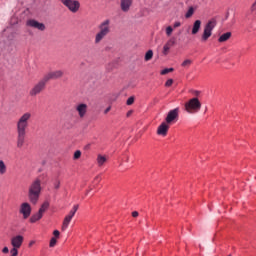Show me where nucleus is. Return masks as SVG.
Returning <instances> with one entry per match:
<instances>
[{
    "mask_svg": "<svg viewBox=\"0 0 256 256\" xmlns=\"http://www.w3.org/2000/svg\"><path fill=\"white\" fill-rule=\"evenodd\" d=\"M71 219H73V216H71L70 214H68L63 221L62 224V231H66V229L69 227V223H71Z\"/></svg>",
    "mask_w": 256,
    "mask_h": 256,
    "instance_id": "19",
    "label": "nucleus"
},
{
    "mask_svg": "<svg viewBox=\"0 0 256 256\" xmlns=\"http://www.w3.org/2000/svg\"><path fill=\"white\" fill-rule=\"evenodd\" d=\"M31 112H25L16 123L17 131V147L21 149L25 145V137L27 135V127H29V121H31Z\"/></svg>",
    "mask_w": 256,
    "mask_h": 256,
    "instance_id": "1",
    "label": "nucleus"
},
{
    "mask_svg": "<svg viewBox=\"0 0 256 256\" xmlns=\"http://www.w3.org/2000/svg\"><path fill=\"white\" fill-rule=\"evenodd\" d=\"M135 103V97H129L126 101V105H133Z\"/></svg>",
    "mask_w": 256,
    "mask_h": 256,
    "instance_id": "32",
    "label": "nucleus"
},
{
    "mask_svg": "<svg viewBox=\"0 0 256 256\" xmlns=\"http://www.w3.org/2000/svg\"><path fill=\"white\" fill-rule=\"evenodd\" d=\"M7 173V165L3 160H0V175H5Z\"/></svg>",
    "mask_w": 256,
    "mask_h": 256,
    "instance_id": "23",
    "label": "nucleus"
},
{
    "mask_svg": "<svg viewBox=\"0 0 256 256\" xmlns=\"http://www.w3.org/2000/svg\"><path fill=\"white\" fill-rule=\"evenodd\" d=\"M179 107L174 108L172 110H170L165 118V121L168 125H171V123H175V121H177V119H179Z\"/></svg>",
    "mask_w": 256,
    "mask_h": 256,
    "instance_id": "8",
    "label": "nucleus"
},
{
    "mask_svg": "<svg viewBox=\"0 0 256 256\" xmlns=\"http://www.w3.org/2000/svg\"><path fill=\"white\" fill-rule=\"evenodd\" d=\"M111 20L107 19L104 20L99 26V32L96 34L95 36V43L96 45L101 43V41H103V39H105V37H107V35H109V33H111Z\"/></svg>",
    "mask_w": 256,
    "mask_h": 256,
    "instance_id": "3",
    "label": "nucleus"
},
{
    "mask_svg": "<svg viewBox=\"0 0 256 256\" xmlns=\"http://www.w3.org/2000/svg\"><path fill=\"white\" fill-rule=\"evenodd\" d=\"M169 132V124L167 122H162L157 129V135L161 137H167V133Z\"/></svg>",
    "mask_w": 256,
    "mask_h": 256,
    "instance_id": "12",
    "label": "nucleus"
},
{
    "mask_svg": "<svg viewBox=\"0 0 256 256\" xmlns=\"http://www.w3.org/2000/svg\"><path fill=\"white\" fill-rule=\"evenodd\" d=\"M126 115L127 117H131V115H133V110H129Z\"/></svg>",
    "mask_w": 256,
    "mask_h": 256,
    "instance_id": "42",
    "label": "nucleus"
},
{
    "mask_svg": "<svg viewBox=\"0 0 256 256\" xmlns=\"http://www.w3.org/2000/svg\"><path fill=\"white\" fill-rule=\"evenodd\" d=\"M80 157H81V150L75 151V153H74V159H80Z\"/></svg>",
    "mask_w": 256,
    "mask_h": 256,
    "instance_id": "33",
    "label": "nucleus"
},
{
    "mask_svg": "<svg viewBox=\"0 0 256 256\" xmlns=\"http://www.w3.org/2000/svg\"><path fill=\"white\" fill-rule=\"evenodd\" d=\"M251 11H252V13H255V11H256V0L251 6Z\"/></svg>",
    "mask_w": 256,
    "mask_h": 256,
    "instance_id": "35",
    "label": "nucleus"
},
{
    "mask_svg": "<svg viewBox=\"0 0 256 256\" xmlns=\"http://www.w3.org/2000/svg\"><path fill=\"white\" fill-rule=\"evenodd\" d=\"M201 29V20H196L194 23H193V27H192V35H197V33H199Z\"/></svg>",
    "mask_w": 256,
    "mask_h": 256,
    "instance_id": "17",
    "label": "nucleus"
},
{
    "mask_svg": "<svg viewBox=\"0 0 256 256\" xmlns=\"http://www.w3.org/2000/svg\"><path fill=\"white\" fill-rule=\"evenodd\" d=\"M78 209H79V205H74L72 210L70 211L69 215L71 217H75V214L77 213Z\"/></svg>",
    "mask_w": 256,
    "mask_h": 256,
    "instance_id": "28",
    "label": "nucleus"
},
{
    "mask_svg": "<svg viewBox=\"0 0 256 256\" xmlns=\"http://www.w3.org/2000/svg\"><path fill=\"white\" fill-rule=\"evenodd\" d=\"M41 195V179L36 178L29 186L28 198L33 205L37 204Z\"/></svg>",
    "mask_w": 256,
    "mask_h": 256,
    "instance_id": "2",
    "label": "nucleus"
},
{
    "mask_svg": "<svg viewBox=\"0 0 256 256\" xmlns=\"http://www.w3.org/2000/svg\"><path fill=\"white\" fill-rule=\"evenodd\" d=\"M20 213L23 215L24 219H28L31 216V204L27 202L22 203Z\"/></svg>",
    "mask_w": 256,
    "mask_h": 256,
    "instance_id": "10",
    "label": "nucleus"
},
{
    "mask_svg": "<svg viewBox=\"0 0 256 256\" xmlns=\"http://www.w3.org/2000/svg\"><path fill=\"white\" fill-rule=\"evenodd\" d=\"M2 253H9V248L8 247H4L2 249Z\"/></svg>",
    "mask_w": 256,
    "mask_h": 256,
    "instance_id": "41",
    "label": "nucleus"
},
{
    "mask_svg": "<svg viewBox=\"0 0 256 256\" xmlns=\"http://www.w3.org/2000/svg\"><path fill=\"white\" fill-rule=\"evenodd\" d=\"M53 235H55L56 237H59L61 233L59 232V230H54Z\"/></svg>",
    "mask_w": 256,
    "mask_h": 256,
    "instance_id": "39",
    "label": "nucleus"
},
{
    "mask_svg": "<svg viewBox=\"0 0 256 256\" xmlns=\"http://www.w3.org/2000/svg\"><path fill=\"white\" fill-rule=\"evenodd\" d=\"M132 217H139V212L137 211L132 212Z\"/></svg>",
    "mask_w": 256,
    "mask_h": 256,
    "instance_id": "40",
    "label": "nucleus"
},
{
    "mask_svg": "<svg viewBox=\"0 0 256 256\" xmlns=\"http://www.w3.org/2000/svg\"><path fill=\"white\" fill-rule=\"evenodd\" d=\"M153 59V50H148L144 56L145 61H151Z\"/></svg>",
    "mask_w": 256,
    "mask_h": 256,
    "instance_id": "26",
    "label": "nucleus"
},
{
    "mask_svg": "<svg viewBox=\"0 0 256 256\" xmlns=\"http://www.w3.org/2000/svg\"><path fill=\"white\" fill-rule=\"evenodd\" d=\"M109 111H111V106L107 107V108L104 110V115H107V113H109Z\"/></svg>",
    "mask_w": 256,
    "mask_h": 256,
    "instance_id": "38",
    "label": "nucleus"
},
{
    "mask_svg": "<svg viewBox=\"0 0 256 256\" xmlns=\"http://www.w3.org/2000/svg\"><path fill=\"white\" fill-rule=\"evenodd\" d=\"M192 64H193V60H191V59H186V60H184V61L182 62L181 67L187 68V67H189V66L192 65Z\"/></svg>",
    "mask_w": 256,
    "mask_h": 256,
    "instance_id": "27",
    "label": "nucleus"
},
{
    "mask_svg": "<svg viewBox=\"0 0 256 256\" xmlns=\"http://www.w3.org/2000/svg\"><path fill=\"white\" fill-rule=\"evenodd\" d=\"M42 218H43V213L38 211L36 214L31 216L30 221L32 223H37V221H40V219Z\"/></svg>",
    "mask_w": 256,
    "mask_h": 256,
    "instance_id": "21",
    "label": "nucleus"
},
{
    "mask_svg": "<svg viewBox=\"0 0 256 256\" xmlns=\"http://www.w3.org/2000/svg\"><path fill=\"white\" fill-rule=\"evenodd\" d=\"M229 39H231V32H226L218 38V41L219 43H225V41H229Z\"/></svg>",
    "mask_w": 256,
    "mask_h": 256,
    "instance_id": "20",
    "label": "nucleus"
},
{
    "mask_svg": "<svg viewBox=\"0 0 256 256\" xmlns=\"http://www.w3.org/2000/svg\"><path fill=\"white\" fill-rule=\"evenodd\" d=\"M185 111H187L190 115H193L194 113H199L201 111V101H199V98L194 97L190 100H188L185 105Z\"/></svg>",
    "mask_w": 256,
    "mask_h": 256,
    "instance_id": "4",
    "label": "nucleus"
},
{
    "mask_svg": "<svg viewBox=\"0 0 256 256\" xmlns=\"http://www.w3.org/2000/svg\"><path fill=\"white\" fill-rule=\"evenodd\" d=\"M126 163H129V156H126Z\"/></svg>",
    "mask_w": 256,
    "mask_h": 256,
    "instance_id": "44",
    "label": "nucleus"
},
{
    "mask_svg": "<svg viewBox=\"0 0 256 256\" xmlns=\"http://www.w3.org/2000/svg\"><path fill=\"white\" fill-rule=\"evenodd\" d=\"M52 185L54 189H59L61 187V180H59V178H53Z\"/></svg>",
    "mask_w": 256,
    "mask_h": 256,
    "instance_id": "24",
    "label": "nucleus"
},
{
    "mask_svg": "<svg viewBox=\"0 0 256 256\" xmlns=\"http://www.w3.org/2000/svg\"><path fill=\"white\" fill-rule=\"evenodd\" d=\"M174 29H177V27H181V22H179V21H176L175 23H174Z\"/></svg>",
    "mask_w": 256,
    "mask_h": 256,
    "instance_id": "36",
    "label": "nucleus"
},
{
    "mask_svg": "<svg viewBox=\"0 0 256 256\" xmlns=\"http://www.w3.org/2000/svg\"><path fill=\"white\" fill-rule=\"evenodd\" d=\"M193 94H194L196 97H199V95H201V92L198 91V90H194V91H193Z\"/></svg>",
    "mask_w": 256,
    "mask_h": 256,
    "instance_id": "37",
    "label": "nucleus"
},
{
    "mask_svg": "<svg viewBox=\"0 0 256 256\" xmlns=\"http://www.w3.org/2000/svg\"><path fill=\"white\" fill-rule=\"evenodd\" d=\"M176 41L175 38L169 39L163 47V55H167L169 50L175 45Z\"/></svg>",
    "mask_w": 256,
    "mask_h": 256,
    "instance_id": "15",
    "label": "nucleus"
},
{
    "mask_svg": "<svg viewBox=\"0 0 256 256\" xmlns=\"http://www.w3.org/2000/svg\"><path fill=\"white\" fill-rule=\"evenodd\" d=\"M45 87H47V82H46L45 78H42L30 90V92H29L30 97H37V95H39V93H41L45 89Z\"/></svg>",
    "mask_w": 256,
    "mask_h": 256,
    "instance_id": "6",
    "label": "nucleus"
},
{
    "mask_svg": "<svg viewBox=\"0 0 256 256\" xmlns=\"http://www.w3.org/2000/svg\"><path fill=\"white\" fill-rule=\"evenodd\" d=\"M173 85V79H168L165 83V87H171Z\"/></svg>",
    "mask_w": 256,
    "mask_h": 256,
    "instance_id": "34",
    "label": "nucleus"
},
{
    "mask_svg": "<svg viewBox=\"0 0 256 256\" xmlns=\"http://www.w3.org/2000/svg\"><path fill=\"white\" fill-rule=\"evenodd\" d=\"M194 14H195V8L193 6H190L188 11L185 14V18L191 19V17H193Z\"/></svg>",
    "mask_w": 256,
    "mask_h": 256,
    "instance_id": "22",
    "label": "nucleus"
},
{
    "mask_svg": "<svg viewBox=\"0 0 256 256\" xmlns=\"http://www.w3.org/2000/svg\"><path fill=\"white\" fill-rule=\"evenodd\" d=\"M133 5V0H120V8L124 13H127Z\"/></svg>",
    "mask_w": 256,
    "mask_h": 256,
    "instance_id": "14",
    "label": "nucleus"
},
{
    "mask_svg": "<svg viewBox=\"0 0 256 256\" xmlns=\"http://www.w3.org/2000/svg\"><path fill=\"white\" fill-rule=\"evenodd\" d=\"M57 245V239L55 237L51 238L49 247H55Z\"/></svg>",
    "mask_w": 256,
    "mask_h": 256,
    "instance_id": "31",
    "label": "nucleus"
},
{
    "mask_svg": "<svg viewBox=\"0 0 256 256\" xmlns=\"http://www.w3.org/2000/svg\"><path fill=\"white\" fill-rule=\"evenodd\" d=\"M63 77V71L62 70H56L49 72L48 74L44 75V80L48 83V81H51L52 79H61Z\"/></svg>",
    "mask_w": 256,
    "mask_h": 256,
    "instance_id": "9",
    "label": "nucleus"
},
{
    "mask_svg": "<svg viewBox=\"0 0 256 256\" xmlns=\"http://www.w3.org/2000/svg\"><path fill=\"white\" fill-rule=\"evenodd\" d=\"M95 180H96V181H99V176H96V177H95Z\"/></svg>",
    "mask_w": 256,
    "mask_h": 256,
    "instance_id": "45",
    "label": "nucleus"
},
{
    "mask_svg": "<svg viewBox=\"0 0 256 256\" xmlns=\"http://www.w3.org/2000/svg\"><path fill=\"white\" fill-rule=\"evenodd\" d=\"M173 71H175V69H173V68H166V69L161 71V75H167V73H173Z\"/></svg>",
    "mask_w": 256,
    "mask_h": 256,
    "instance_id": "29",
    "label": "nucleus"
},
{
    "mask_svg": "<svg viewBox=\"0 0 256 256\" xmlns=\"http://www.w3.org/2000/svg\"><path fill=\"white\" fill-rule=\"evenodd\" d=\"M33 245H35V240H31V241L29 242V247H33Z\"/></svg>",
    "mask_w": 256,
    "mask_h": 256,
    "instance_id": "43",
    "label": "nucleus"
},
{
    "mask_svg": "<svg viewBox=\"0 0 256 256\" xmlns=\"http://www.w3.org/2000/svg\"><path fill=\"white\" fill-rule=\"evenodd\" d=\"M61 3L71 11V13H77L81 8V3L78 0H61Z\"/></svg>",
    "mask_w": 256,
    "mask_h": 256,
    "instance_id": "7",
    "label": "nucleus"
},
{
    "mask_svg": "<svg viewBox=\"0 0 256 256\" xmlns=\"http://www.w3.org/2000/svg\"><path fill=\"white\" fill-rule=\"evenodd\" d=\"M47 209H49V201H45L38 211L43 214Z\"/></svg>",
    "mask_w": 256,
    "mask_h": 256,
    "instance_id": "25",
    "label": "nucleus"
},
{
    "mask_svg": "<svg viewBox=\"0 0 256 256\" xmlns=\"http://www.w3.org/2000/svg\"><path fill=\"white\" fill-rule=\"evenodd\" d=\"M76 111L78 112L79 117H85V115H87V104H79L76 106Z\"/></svg>",
    "mask_w": 256,
    "mask_h": 256,
    "instance_id": "16",
    "label": "nucleus"
},
{
    "mask_svg": "<svg viewBox=\"0 0 256 256\" xmlns=\"http://www.w3.org/2000/svg\"><path fill=\"white\" fill-rule=\"evenodd\" d=\"M217 27V20L215 18H212L209 20L206 25L204 26V31L202 34V41H207L211 35H213V29Z\"/></svg>",
    "mask_w": 256,
    "mask_h": 256,
    "instance_id": "5",
    "label": "nucleus"
},
{
    "mask_svg": "<svg viewBox=\"0 0 256 256\" xmlns=\"http://www.w3.org/2000/svg\"><path fill=\"white\" fill-rule=\"evenodd\" d=\"M96 161H97L98 167H103L105 163H107V156L98 154Z\"/></svg>",
    "mask_w": 256,
    "mask_h": 256,
    "instance_id": "18",
    "label": "nucleus"
},
{
    "mask_svg": "<svg viewBox=\"0 0 256 256\" xmlns=\"http://www.w3.org/2000/svg\"><path fill=\"white\" fill-rule=\"evenodd\" d=\"M28 27H32L33 29H38V31H45V24L40 23L37 20L30 19L26 23Z\"/></svg>",
    "mask_w": 256,
    "mask_h": 256,
    "instance_id": "11",
    "label": "nucleus"
},
{
    "mask_svg": "<svg viewBox=\"0 0 256 256\" xmlns=\"http://www.w3.org/2000/svg\"><path fill=\"white\" fill-rule=\"evenodd\" d=\"M23 236L17 235L11 239V245L12 249H15L16 251L20 249L21 245H23Z\"/></svg>",
    "mask_w": 256,
    "mask_h": 256,
    "instance_id": "13",
    "label": "nucleus"
},
{
    "mask_svg": "<svg viewBox=\"0 0 256 256\" xmlns=\"http://www.w3.org/2000/svg\"><path fill=\"white\" fill-rule=\"evenodd\" d=\"M172 33H173V27L168 26L166 28V35H167V37H171Z\"/></svg>",
    "mask_w": 256,
    "mask_h": 256,
    "instance_id": "30",
    "label": "nucleus"
},
{
    "mask_svg": "<svg viewBox=\"0 0 256 256\" xmlns=\"http://www.w3.org/2000/svg\"><path fill=\"white\" fill-rule=\"evenodd\" d=\"M229 17V14L226 15V19Z\"/></svg>",
    "mask_w": 256,
    "mask_h": 256,
    "instance_id": "46",
    "label": "nucleus"
}]
</instances>
